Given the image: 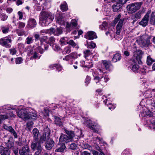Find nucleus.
<instances>
[{"label":"nucleus","mask_w":155,"mask_h":155,"mask_svg":"<svg viewBox=\"0 0 155 155\" xmlns=\"http://www.w3.org/2000/svg\"><path fill=\"white\" fill-rule=\"evenodd\" d=\"M41 24L42 26H47L51 23L54 19V16L51 13L47 11L41 12Z\"/></svg>","instance_id":"1"},{"label":"nucleus","mask_w":155,"mask_h":155,"mask_svg":"<svg viewBox=\"0 0 155 155\" xmlns=\"http://www.w3.org/2000/svg\"><path fill=\"white\" fill-rule=\"evenodd\" d=\"M31 147L33 151L36 150L34 155H41V153L42 150V146L38 142V140H33L31 143Z\"/></svg>","instance_id":"2"},{"label":"nucleus","mask_w":155,"mask_h":155,"mask_svg":"<svg viewBox=\"0 0 155 155\" xmlns=\"http://www.w3.org/2000/svg\"><path fill=\"white\" fill-rule=\"evenodd\" d=\"M151 36L147 34L142 35L139 41V45L142 47L148 46L151 44L150 39Z\"/></svg>","instance_id":"3"},{"label":"nucleus","mask_w":155,"mask_h":155,"mask_svg":"<svg viewBox=\"0 0 155 155\" xmlns=\"http://www.w3.org/2000/svg\"><path fill=\"white\" fill-rule=\"evenodd\" d=\"M143 4L142 2L132 3L128 5L127 8L129 13H133L140 9Z\"/></svg>","instance_id":"4"},{"label":"nucleus","mask_w":155,"mask_h":155,"mask_svg":"<svg viewBox=\"0 0 155 155\" xmlns=\"http://www.w3.org/2000/svg\"><path fill=\"white\" fill-rule=\"evenodd\" d=\"M121 17V15L120 14L116 18L114 21V23L115 25L118 21V23L117 26L116 34L117 35H120V32L122 30V26L124 21V18L120 19Z\"/></svg>","instance_id":"5"},{"label":"nucleus","mask_w":155,"mask_h":155,"mask_svg":"<svg viewBox=\"0 0 155 155\" xmlns=\"http://www.w3.org/2000/svg\"><path fill=\"white\" fill-rule=\"evenodd\" d=\"M44 38L45 37L43 36L40 39V45L38 46L37 47L38 49L41 54H43L45 51L47 50L49 47L47 43H44L42 42L43 41H45V39Z\"/></svg>","instance_id":"6"},{"label":"nucleus","mask_w":155,"mask_h":155,"mask_svg":"<svg viewBox=\"0 0 155 155\" xmlns=\"http://www.w3.org/2000/svg\"><path fill=\"white\" fill-rule=\"evenodd\" d=\"M151 13L150 10H148L140 21L139 23V25L143 27H146L148 25L149 21V15Z\"/></svg>","instance_id":"7"},{"label":"nucleus","mask_w":155,"mask_h":155,"mask_svg":"<svg viewBox=\"0 0 155 155\" xmlns=\"http://www.w3.org/2000/svg\"><path fill=\"white\" fill-rule=\"evenodd\" d=\"M28 110L26 109H21L17 112L18 117L25 120L28 119Z\"/></svg>","instance_id":"8"},{"label":"nucleus","mask_w":155,"mask_h":155,"mask_svg":"<svg viewBox=\"0 0 155 155\" xmlns=\"http://www.w3.org/2000/svg\"><path fill=\"white\" fill-rule=\"evenodd\" d=\"M12 42V40L10 38H2L0 40V44L2 46L7 48L11 47L10 44Z\"/></svg>","instance_id":"9"},{"label":"nucleus","mask_w":155,"mask_h":155,"mask_svg":"<svg viewBox=\"0 0 155 155\" xmlns=\"http://www.w3.org/2000/svg\"><path fill=\"white\" fill-rule=\"evenodd\" d=\"M30 151L29 147L27 145H25L19 150L20 155H29Z\"/></svg>","instance_id":"10"},{"label":"nucleus","mask_w":155,"mask_h":155,"mask_svg":"<svg viewBox=\"0 0 155 155\" xmlns=\"http://www.w3.org/2000/svg\"><path fill=\"white\" fill-rule=\"evenodd\" d=\"M37 25V22L34 18H30L28 21V24L26 27L30 29H32L35 27Z\"/></svg>","instance_id":"11"},{"label":"nucleus","mask_w":155,"mask_h":155,"mask_svg":"<svg viewBox=\"0 0 155 155\" xmlns=\"http://www.w3.org/2000/svg\"><path fill=\"white\" fill-rule=\"evenodd\" d=\"M54 146V142L51 139H48L45 143V147L47 150H51Z\"/></svg>","instance_id":"12"},{"label":"nucleus","mask_w":155,"mask_h":155,"mask_svg":"<svg viewBox=\"0 0 155 155\" xmlns=\"http://www.w3.org/2000/svg\"><path fill=\"white\" fill-rule=\"evenodd\" d=\"M59 141L60 142H63V143H67L72 140L68 137L66 135L61 134L60 136Z\"/></svg>","instance_id":"13"},{"label":"nucleus","mask_w":155,"mask_h":155,"mask_svg":"<svg viewBox=\"0 0 155 155\" xmlns=\"http://www.w3.org/2000/svg\"><path fill=\"white\" fill-rule=\"evenodd\" d=\"M85 36L86 38L90 40H93L97 38L95 33L93 31H88Z\"/></svg>","instance_id":"14"},{"label":"nucleus","mask_w":155,"mask_h":155,"mask_svg":"<svg viewBox=\"0 0 155 155\" xmlns=\"http://www.w3.org/2000/svg\"><path fill=\"white\" fill-rule=\"evenodd\" d=\"M77 58V54L76 52H72L70 54L66 55L63 58V60L68 61L69 60H71L72 59H76Z\"/></svg>","instance_id":"15"},{"label":"nucleus","mask_w":155,"mask_h":155,"mask_svg":"<svg viewBox=\"0 0 155 155\" xmlns=\"http://www.w3.org/2000/svg\"><path fill=\"white\" fill-rule=\"evenodd\" d=\"M1 155H10L11 151L8 148L2 147H0Z\"/></svg>","instance_id":"16"},{"label":"nucleus","mask_w":155,"mask_h":155,"mask_svg":"<svg viewBox=\"0 0 155 155\" xmlns=\"http://www.w3.org/2000/svg\"><path fill=\"white\" fill-rule=\"evenodd\" d=\"M64 132L66 133L68 137L72 140L73 138L75 136L74 132L72 130H69L66 129H64Z\"/></svg>","instance_id":"17"},{"label":"nucleus","mask_w":155,"mask_h":155,"mask_svg":"<svg viewBox=\"0 0 155 155\" xmlns=\"http://www.w3.org/2000/svg\"><path fill=\"white\" fill-rule=\"evenodd\" d=\"M122 6L121 5L118 4L117 2L114 4L112 6V8L114 12L120 11L122 9Z\"/></svg>","instance_id":"18"},{"label":"nucleus","mask_w":155,"mask_h":155,"mask_svg":"<svg viewBox=\"0 0 155 155\" xmlns=\"http://www.w3.org/2000/svg\"><path fill=\"white\" fill-rule=\"evenodd\" d=\"M149 23L152 25L155 26V12H152L149 17Z\"/></svg>","instance_id":"19"},{"label":"nucleus","mask_w":155,"mask_h":155,"mask_svg":"<svg viewBox=\"0 0 155 155\" xmlns=\"http://www.w3.org/2000/svg\"><path fill=\"white\" fill-rule=\"evenodd\" d=\"M141 12L139 11L134 14L132 16V19L133 20L132 23L134 24V22L141 18Z\"/></svg>","instance_id":"20"},{"label":"nucleus","mask_w":155,"mask_h":155,"mask_svg":"<svg viewBox=\"0 0 155 155\" xmlns=\"http://www.w3.org/2000/svg\"><path fill=\"white\" fill-rule=\"evenodd\" d=\"M66 148L65 144L63 143L60 145L59 147H58L55 150V152L63 153L66 150Z\"/></svg>","instance_id":"21"},{"label":"nucleus","mask_w":155,"mask_h":155,"mask_svg":"<svg viewBox=\"0 0 155 155\" xmlns=\"http://www.w3.org/2000/svg\"><path fill=\"white\" fill-rule=\"evenodd\" d=\"M33 134V140H38V137L40 135L39 132L37 128H34L32 130Z\"/></svg>","instance_id":"22"},{"label":"nucleus","mask_w":155,"mask_h":155,"mask_svg":"<svg viewBox=\"0 0 155 155\" xmlns=\"http://www.w3.org/2000/svg\"><path fill=\"white\" fill-rule=\"evenodd\" d=\"M101 65L106 70H109L111 64L110 61L104 60L102 61Z\"/></svg>","instance_id":"23"},{"label":"nucleus","mask_w":155,"mask_h":155,"mask_svg":"<svg viewBox=\"0 0 155 155\" xmlns=\"http://www.w3.org/2000/svg\"><path fill=\"white\" fill-rule=\"evenodd\" d=\"M78 148V145L74 143H72L69 144L68 146V149L71 151H74Z\"/></svg>","instance_id":"24"},{"label":"nucleus","mask_w":155,"mask_h":155,"mask_svg":"<svg viewBox=\"0 0 155 155\" xmlns=\"http://www.w3.org/2000/svg\"><path fill=\"white\" fill-rule=\"evenodd\" d=\"M28 119H30L35 120L37 118V115L35 111L32 112H29L28 111Z\"/></svg>","instance_id":"25"},{"label":"nucleus","mask_w":155,"mask_h":155,"mask_svg":"<svg viewBox=\"0 0 155 155\" xmlns=\"http://www.w3.org/2000/svg\"><path fill=\"white\" fill-rule=\"evenodd\" d=\"M28 54L30 56H32L31 58H37V53L35 49H31L28 53Z\"/></svg>","instance_id":"26"},{"label":"nucleus","mask_w":155,"mask_h":155,"mask_svg":"<svg viewBox=\"0 0 155 155\" xmlns=\"http://www.w3.org/2000/svg\"><path fill=\"white\" fill-rule=\"evenodd\" d=\"M56 21L61 25H64V24L65 21L64 18L61 15H59L56 18Z\"/></svg>","instance_id":"27"},{"label":"nucleus","mask_w":155,"mask_h":155,"mask_svg":"<svg viewBox=\"0 0 155 155\" xmlns=\"http://www.w3.org/2000/svg\"><path fill=\"white\" fill-rule=\"evenodd\" d=\"M66 30L67 32H70L72 30L75 29L72 25L69 22H66L65 27Z\"/></svg>","instance_id":"28"},{"label":"nucleus","mask_w":155,"mask_h":155,"mask_svg":"<svg viewBox=\"0 0 155 155\" xmlns=\"http://www.w3.org/2000/svg\"><path fill=\"white\" fill-rule=\"evenodd\" d=\"M121 58L120 54L119 53H116L114 55L112 59V61L114 62H116L118 61H119Z\"/></svg>","instance_id":"29"},{"label":"nucleus","mask_w":155,"mask_h":155,"mask_svg":"<svg viewBox=\"0 0 155 155\" xmlns=\"http://www.w3.org/2000/svg\"><path fill=\"white\" fill-rule=\"evenodd\" d=\"M14 143L12 141V138L10 137L8 140L7 142L6 143V145L8 148H11L13 147Z\"/></svg>","instance_id":"30"},{"label":"nucleus","mask_w":155,"mask_h":155,"mask_svg":"<svg viewBox=\"0 0 155 155\" xmlns=\"http://www.w3.org/2000/svg\"><path fill=\"white\" fill-rule=\"evenodd\" d=\"M54 118L55 123V124L59 126H62V123L61 121V120L59 117L54 116Z\"/></svg>","instance_id":"31"},{"label":"nucleus","mask_w":155,"mask_h":155,"mask_svg":"<svg viewBox=\"0 0 155 155\" xmlns=\"http://www.w3.org/2000/svg\"><path fill=\"white\" fill-rule=\"evenodd\" d=\"M63 32V28L61 27L57 28L55 30L54 32V35L58 36L62 34Z\"/></svg>","instance_id":"32"},{"label":"nucleus","mask_w":155,"mask_h":155,"mask_svg":"<svg viewBox=\"0 0 155 155\" xmlns=\"http://www.w3.org/2000/svg\"><path fill=\"white\" fill-rule=\"evenodd\" d=\"M155 61V60L153 59L150 56H148L147 57V63L148 65H151L152 63Z\"/></svg>","instance_id":"33"},{"label":"nucleus","mask_w":155,"mask_h":155,"mask_svg":"<svg viewBox=\"0 0 155 155\" xmlns=\"http://www.w3.org/2000/svg\"><path fill=\"white\" fill-rule=\"evenodd\" d=\"M46 139V134H43L40 137L39 140H38V142L41 144L45 141Z\"/></svg>","instance_id":"34"},{"label":"nucleus","mask_w":155,"mask_h":155,"mask_svg":"<svg viewBox=\"0 0 155 155\" xmlns=\"http://www.w3.org/2000/svg\"><path fill=\"white\" fill-rule=\"evenodd\" d=\"M55 38L53 37H51L49 38V40L47 43V44H49L51 46L54 44L55 42Z\"/></svg>","instance_id":"35"},{"label":"nucleus","mask_w":155,"mask_h":155,"mask_svg":"<svg viewBox=\"0 0 155 155\" xmlns=\"http://www.w3.org/2000/svg\"><path fill=\"white\" fill-rule=\"evenodd\" d=\"M147 67H143L142 68H140L138 72L140 73H141L142 74H146L147 72Z\"/></svg>","instance_id":"36"},{"label":"nucleus","mask_w":155,"mask_h":155,"mask_svg":"<svg viewBox=\"0 0 155 155\" xmlns=\"http://www.w3.org/2000/svg\"><path fill=\"white\" fill-rule=\"evenodd\" d=\"M98 126L97 125H92L89 127V128L92 130L94 132H97V129H98Z\"/></svg>","instance_id":"37"},{"label":"nucleus","mask_w":155,"mask_h":155,"mask_svg":"<svg viewBox=\"0 0 155 155\" xmlns=\"http://www.w3.org/2000/svg\"><path fill=\"white\" fill-rule=\"evenodd\" d=\"M26 143V140H22V139H20L19 140V141L18 142L17 145L20 146H22L23 145H25Z\"/></svg>","instance_id":"38"},{"label":"nucleus","mask_w":155,"mask_h":155,"mask_svg":"<svg viewBox=\"0 0 155 155\" xmlns=\"http://www.w3.org/2000/svg\"><path fill=\"white\" fill-rule=\"evenodd\" d=\"M71 51V48L70 47H67L64 48V54H67L69 53Z\"/></svg>","instance_id":"39"},{"label":"nucleus","mask_w":155,"mask_h":155,"mask_svg":"<svg viewBox=\"0 0 155 155\" xmlns=\"http://www.w3.org/2000/svg\"><path fill=\"white\" fill-rule=\"evenodd\" d=\"M107 23L106 22L104 21L102 24L100 25L99 28L102 30H104L106 29L107 27Z\"/></svg>","instance_id":"40"},{"label":"nucleus","mask_w":155,"mask_h":155,"mask_svg":"<svg viewBox=\"0 0 155 155\" xmlns=\"http://www.w3.org/2000/svg\"><path fill=\"white\" fill-rule=\"evenodd\" d=\"M84 149H87L88 150H90L91 148V146L87 143H84L81 146Z\"/></svg>","instance_id":"41"},{"label":"nucleus","mask_w":155,"mask_h":155,"mask_svg":"<svg viewBox=\"0 0 155 155\" xmlns=\"http://www.w3.org/2000/svg\"><path fill=\"white\" fill-rule=\"evenodd\" d=\"M33 41V38L31 37H28L26 40V42L28 44H30L32 43Z\"/></svg>","instance_id":"42"},{"label":"nucleus","mask_w":155,"mask_h":155,"mask_svg":"<svg viewBox=\"0 0 155 155\" xmlns=\"http://www.w3.org/2000/svg\"><path fill=\"white\" fill-rule=\"evenodd\" d=\"M33 123L31 121H29L27 123V127L29 130H31V128L33 127Z\"/></svg>","instance_id":"43"},{"label":"nucleus","mask_w":155,"mask_h":155,"mask_svg":"<svg viewBox=\"0 0 155 155\" xmlns=\"http://www.w3.org/2000/svg\"><path fill=\"white\" fill-rule=\"evenodd\" d=\"M52 45L53 49L54 51H58L60 49V47L57 45L54 44Z\"/></svg>","instance_id":"44"},{"label":"nucleus","mask_w":155,"mask_h":155,"mask_svg":"<svg viewBox=\"0 0 155 155\" xmlns=\"http://www.w3.org/2000/svg\"><path fill=\"white\" fill-rule=\"evenodd\" d=\"M139 68V66L137 64H135L132 67V70L134 72H136Z\"/></svg>","instance_id":"45"},{"label":"nucleus","mask_w":155,"mask_h":155,"mask_svg":"<svg viewBox=\"0 0 155 155\" xmlns=\"http://www.w3.org/2000/svg\"><path fill=\"white\" fill-rule=\"evenodd\" d=\"M72 26L75 28L76 26L77 25V21L74 19L72 20L71 22L70 23Z\"/></svg>","instance_id":"46"},{"label":"nucleus","mask_w":155,"mask_h":155,"mask_svg":"<svg viewBox=\"0 0 155 155\" xmlns=\"http://www.w3.org/2000/svg\"><path fill=\"white\" fill-rule=\"evenodd\" d=\"M9 132L14 136L15 138H17L18 137L17 134L13 128Z\"/></svg>","instance_id":"47"},{"label":"nucleus","mask_w":155,"mask_h":155,"mask_svg":"<svg viewBox=\"0 0 155 155\" xmlns=\"http://www.w3.org/2000/svg\"><path fill=\"white\" fill-rule=\"evenodd\" d=\"M1 29H2V32L4 34L8 33L9 30V28L8 27H2Z\"/></svg>","instance_id":"48"},{"label":"nucleus","mask_w":155,"mask_h":155,"mask_svg":"<svg viewBox=\"0 0 155 155\" xmlns=\"http://www.w3.org/2000/svg\"><path fill=\"white\" fill-rule=\"evenodd\" d=\"M3 127L5 129L8 131L9 132H10L13 128L12 126H8L5 124H4L3 125Z\"/></svg>","instance_id":"49"},{"label":"nucleus","mask_w":155,"mask_h":155,"mask_svg":"<svg viewBox=\"0 0 155 155\" xmlns=\"http://www.w3.org/2000/svg\"><path fill=\"white\" fill-rule=\"evenodd\" d=\"M127 1V0H117L116 2L122 6L123 5L125 4Z\"/></svg>","instance_id":"50"},{"label":"nucleus","mask_w":155,"mask_h":155,"mask_svg":"<svg viewBox=\"0 0 155 155\" xmlns=\"http://www.w3.org/2000/svg\"><path fill=\"white\" fill-rule=\"evenodd\" d=\"M23 61L22 58L21 57L16 58L15 60V63L16 64H19L21 63Z\"/></svg>","instance_id":"51"},{"label":"nucleus","mask_w":155,"mask_h":155,"mask_svg":"<svg viewBox=\"0 0 155 155\" xmlns=\"http://www.w3.org/2000/svg\"><path fill=\"white\" fill-rule=\"evenodd\" d=\"M68 43L71 45L73 47H75L76 46V44L72 40H70Z\"/></svg>","instance_id":"52"},{"label":"nucleus","mask_w":155,"mask_h":155,"mask_svg":"<svg viewBox=\"0 0 155 155\" xmlns=\"http://www.w3.org/2000/svg\"><path fill=\"white\" fill-rule=\"evenodd\" d=\"M8 118V117L6 115H0V124L2 123V121Z\"/></svg>","instance_id":"53"},{"label":"nucleus","mask_w":155,"mask_h":155,"mask_svg":"<svg viewBox=\"0 0 155 155\" xmlns=\"http://www.w3.org/2000/svg\"><path fill=\"white\" fill-rule=\"evenodd\" d=\"M18 25L19 28H24L25 26V23L20 21L18 22Z\"/></svg>","instance_id":"54"},{"label":"nucleus","mask_w":155,"mask_h":155,"mask_svg":"<svg viewBox=\"0 0 155 155\" xmlns=\"http://www.w3.org/2000/svg\"><path fill=\"white\" fill-rule=\"evenodd\" d=\"M61 8L62 11L63 12L66 11L67 10L66 5L65 4L61 5Z\"/></svg>","instance_id":"55"},{"label":"nucleus","mask_w":155,"mask_h":155,"mask_svg":"<svg viewBox=\"0 0 155 155\" xmlns=\"http://www.w3.org/2000/svg\"><path fill=\"white\" fill-rule=\"evenodd\" d=\"M66 39H67V38L63 37L60 39V41L62 44H65L67 40Z\"/></svg>","instance_id":"56"},{"label":"nucleus","mask_w":155,"mask_h":155,"mask_svg":"<svg viewBox=\"0 0 155 155\" xmlns=\"http://www.w3.org/2000/svg\"><path fill=\"white\" fill-rule=\"evenodd\" d=\"M10 53L12 55L15 54L16 52V51L15 48H12L9 50Z\"/></svg>","instance_id":"57"},{"label":"nucleus","mask_w":155,"mask_h":155,"mask_svg":"<svg viewBox=\"0 0 155 155\" xmlns=\"http://www.w3.org/2000/svg\"><path fill=\"white\" fill-rule=\"evenodd\" d=\"M55 67L58 71H60L62 69V67L61 65L59 64H55Z\"/></svg>","instance_id":"58"},{"label":"nucleus","mask_w":155,"mask_h":155,"mask_svg":"<svg viewBox=\"0 0 155 155\" xmlns=\"http://www.w3.org/2000/svg\"><path fill=\"white\" fill-rule=\"evenodd\" d=\"M96 46V44L92 42H91L90 45L89 46V48H94Z\"/></svg>","instance_id":"59"},{"label":"nucleus","mask_w":155,"mask_h":155,"mask_svg":"<svg viewBox=\"0 0 155 155\" xmlns=\"http://www.w3.org/2000/svg\"><path fill=\"white\" fill-rule=\"evenodd\" d=\"M84 53L85 54L88 56L91 54V52L89 50H86L84 51Z\"/></svg>","instance_id":"60"},{"label":"nucleus","mask_w":155,"mask_h":155,"mask_svg":"<svg viewBox=\"0 0 155 155\" xmlns=\"http://www.w3.org/2000/svg\"><path fill=\"white\" fill-rule=\"evenodd\" d=\"M146 114L149 117H152L153 116V113L150 111L148 110L146 112Z\"/></svg>","instance_id":"61"},{"label":"nucleus","mask_w":155,"mask_h":155,"mask_svg":"<svg viewBox=\"0 0 155 155\" xmlns=\"http://www.w3.org/2000/svg\"><path fill=\"white\" fill-rule=\"evenodd\" d=\"M8 17V16L5 15L3 14L2 15L1 19L3 21L6 20Z\"/></svg>","instance_id":"62"},{"label":"nucleus","mask_w":155,"mask_h":155,"mask_svg":"<svg viewBox=\"0 0 155 155\" xmlns=\"http://www.w3.org/2000/svg\"><path fill=\"white\" fill-rule=\"evenodd\" d=\"M18 14L19 16V19H22L23 17V14L22 12L20 11H19L18 12Z\"/></svg>","instance_id":"63"},{"label":"nucleus","mask_w":155,"mask_h":155,"mask_svg":"<svg viewBox=\"0 0 155 155\" xmlns=\"http://www.w3.org/2000/svg\"><path fill=\"white\" fill-rule=\"evenodd\" d=\"M91 153L87 151H84L81 153V155H90Z\"/></svg>","instance_id":"64"}]
</instances>
